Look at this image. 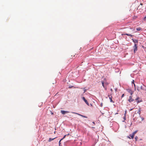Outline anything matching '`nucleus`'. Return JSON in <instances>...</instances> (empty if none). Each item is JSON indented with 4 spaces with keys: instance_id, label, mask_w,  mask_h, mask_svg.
Returning a JSON list of instances; mask_svg holds the SVG:
<instances>
[{
    "instance_id": "f257e3e1",
    "label": "nucleus",
    "mask_w": 146,
    "mask_h": 146,
    "mask_svg": "<svg viewBox=\"0 0 146 146\" xmlns=\"http://www.w3.org/2000/svg\"><path fill=\"white\" fill-rule=\"evenodd\" d=\"M134 48V52H135L137 50V44H135L133 46Z\"/></svg>"
},
{
    "instance_id": "f03ea898",
    "label": "nucleus",
    "mask_w": 146,
    "mask_h": 146,
    "mask_svg": "<svg viewBox=\"0 0 146 146\" xmlns=\"http://www.w3.org/2000/svg\"><path fill=\"white\" fill-rule=\"evenodd\" d=\"M60 112L63 114L64 115L66 113H69V111H65L64 110H61L60 111Z\"/></svg>"
},
{
    "instance_id": "7ed1b4c3",
    "label": "nucleus",
    "mask_w": 146,
    "mask_h": 146,
    "mask_svg": "<svg viewBox=\"0 0 146 146\" xmlns=\"http://www.w3.org/2000/svg\"><path fill=\"white\" fill-rule=\"evenodd\" d=\"M82 99L88 105V106H89V103L88 102V101H87V100H86V99H85V98H84V97H82Z\"/></svg>"
},
{
    "instance_id": "20e7f679",
    "label": "nucleus",
    "mask_w": 146,
    "mask_h": 146,
    "mask_svg": "<svg viewBox=\"0 0 146 146\" xmlns=\"http://www.w3.org/2000/svg\"><path fill=\"white\" fill-rule=\"evenodd\" d=\"M128 101L130 102H133L134 100L133 99H132V97L131 96H130L129 97V99L128 100Z\"/></svg>"
},
{
    "instance_id": "39448f33",
    "label": "nucleus",
    "mask_w": 146,
    "mask_h": 146,
    "mask_svg": "<svg viewBox=\"0 0 146 146\" xmlns=\"http://www.w3.org/2000/svg\"><path fill=\"white\" fill-rule=\"evenodd\" d=\"M73 113H75V114H76L77 115H78L80 116H82V117H84V118H87V117L85 116H84V115H82L78 113H75V112H73Z\"/></svg>"
},
{
    "instance_id": "423d86ee",
    "label": "nucleus",
    "mask_w": 146,
    "mask_h": 146,
    "mask_svg": "<svg viewBox=\"0 0 146 146\" xmlns=\"http://www.w3.org/2000/svg\"><path fill=\"white\" fill-rule=\"evenodd\" d=\"M134 136L132 134H130L129 135V136H128L127 137L130 139H133L134 137Z\"/></svg>"
},
{
    "instance_id": "0eeeda50",
    "label": "nucleus",
    "mask_w": 146,
    "mask_h": 146,
    "mask_svg": "<svg viewBox=\"0 0 146 146\" xmlns=\"http://www.w3.org/2000/svg\"><path fill=\"white\" fill-rule=\"evenodd\" d=\"M139 98H138L136 99V101L137 102V103H139L140 102H141L142 101V100H139Z\"/></svg>"
},
{
    "instance_id": "6e6552de",
    "label": "nucleus",
    "mask_w": 146,
    "mask_h": 146,
    "mask_svg": "<svg viewBox=\"0 0 146 146\" xmlns=\"http://www.w3.org/2000/svg\"><path fill=\"white\" fill-rule=\"evenodd\" d=\"M126 35L128 36H130L131 37H132L133 36V35H131V34H129L127 33L126 34H122L121 35Z\"/></svg>"
},
{
    "instance_id": "1a4fd4ad",
    "label": "nucleus",
    "mask_w": 146,
    "mask_h": 146,
    "mask_svg": "<svg viewBox=\"0 0 146 146\" xmlns=\"http://www.w3.org/2000/svg\"><path fill=\"white\" fill-rule=\"evenodd\" d=\"M132 40H133V41L135 44L136 43H137L138 42V40H134L133 39H132Z\"/></svg>"
},
{
    "instance_id": "9d476101",
    "label": "nucleus",
    "mask_w": 146,
    "mask_h": 146,
    "mask_svg": "<svg viewBox=\"0 0 146 146\" xmlns=\"http://www.w3.org/2000/svg\"><path fill=\"white\" fill-rule=\"evenodd\" d=\"M56 138V137H55V138H49V139H48V141L49 142H50L51 141L53 140L54 139H55Z\"/></svg>"
},
{
    "instance_id": "9b49d317",
    "label": "nucleus",
    "mask_w": 146,
    "mask_h": 146,
    "mask_svg": "<svg viewBox=\"0 0 146 146\" xmlns=\"http://www.w3.org/2000/svg\"><path fill=\"white\" fill-rule=\"evenodd\" d=\"M136 30L138 31H140L142 30V29L140 27H139L138 28L136 29Z\"/></svg>"
},
{
    "instance_id": "f8f14e48",
    "label": "nucleus",
    "mask_w": 146,
    "mask_h": 146,
    "mask_svg": "<svg viewBox=\"0 0 146 146\" xmlns=\"http://www.w3.org/2000/svg\"><path fill=\"white\" fill-rule=\"evenodd\" d=\"M137 130L136 131L134 132L132 134L134 136L135 134L137 133Z\"/></svg>"
},
{
    "instance_id": "ddd939ff",
    "label": "nucleus",
    "mask_w": 146,
    "mask_h": 146,
    "mask_svg": "<svg viewBox=\"0 0 146 146\" xmlns=\"http://www.w3.org/2000/svg\"><path fill=\"white\" fill-rule=\"evenodd\" d=\"M128 92L131 94V95H132L133 93V92H132L131 90H129Z\"/></svg>"
},
{
    "instance_id": "4468645a",
    "label": "nucleus",
    "mask_w": 146,
    "mask_h": 146,
    "mask_svg": "<svg viewBox=\"0 0 146 146\" xmlns=\"http://www.w3.org/2000/svg\"><path fill=\"white\" fill-rule=\"evenodd\" d=\"M109 98L110 99V102H113L112 100V97L111 96V97H109Z\"/></svg>"
},
{
    "instance_id": "2eb2a0df",
    "label": "nucleus",
    "mask_w": 146,
    "mask_h": 146,
    "mask_svg": "<svg viewBox=\"0 0 146 146\" xmlns=\"http://www.w3.org/2000/svg\"><path fill=\"white\" fill-rule=\"evenodd\" d=\"M102 85L103 86V87L104 88H105V86H104V82L103 81H102Z\"/></svg>"
},
{
    "instance_id": "dca6fc26",
    "label": "nucleus",
    "mask_w": 146,
    "mask_h": 146,
    "mask_svg": "<svg viewBox=\"0 0 146 146\" xmlns=\"http://www.w3.org/2000/svg\"><path fill=\"white\" fill-rule=\"evenodd\" d=\"M66 135H65L64 136V137L62 139H60V141H62V140L63 139H64L65 137L66 136Z\"/></svg>"
},
{
    "instance_id": "f3484780",
    "label": "nucleus",
    "mask_w": 146,
    "mask_h": 146,
    "mask_svg": "<svg viewBox=\"0 0 146 146\" xmlns=\"http://www.w3.org/2000/svg\"><path fill=\"white\" fill-rule=\"evenodd\" d=\"M133 84H134V87H135V84L134 82V80H133Z\"/></svg>"
},
{
    "instance_id": "a211bd4d",
    "label": "nucleus",
    "mask_w": 146,
    "mask_h": 146,
    "mask_svg": "<svg viewBox=\"0 0 146 146\" xmlns=\"http://www.w3.org/2000/svg\"><path fill=\"white\" fill-rule=\"evenodd\" d=\"M141 89H142V90H145V89H144L143 88V86H141Z\"/></svg>"
},
{
    "instance_id": "6ab92c4d",
    "label": "nucleus",
    "mask_w": 146,
    "mask_h": 146,
    "mask_svg": "<svg viewBox=\"0 0 146 146\" xmlns=\"http://www.w3.org/2000/svg\"><path fill=\"white\" fill-rule=\"evenodd\" d=\"M138 137L137 136H136L135 137V139L136 140V141H137V139H138Z\"/></svg>"
},
{
    "instance_id": "aec40b11",
    "label": "nucleus",
    "mask_w": 146,
    "mask_h": 146,
    "mask_svg": "<svg viewBox=\"0 0 146 146\" xmlns=\"http://www.w3.org/2000/svg\"><path fill=\"white\" fill-rule=\"evenodd\" d=\"M61 141H60V140L59 141V146H60V144H61V143H60V142Z\"/></svg>"
},
{
    "instance_id": "412c9836",
    "label": "nucleus",
    "mask_w": 146,
    "mask_h": 146,
    "mask_svg": "<svg viewBox=\"0 0 146 146\" xmlns=\"http://www.w3.org/2000/svg\"><path fill=\"white\" fill-rule=\"evenodd\" d=\"M103 104L102 103H101V104H100V106L102 107L103 106Z\"/></svg>"
},
{
    "instance_id": "4be33fe9",
    "label": "nucleus",
    "mask_w": 146,
    "mask_h": 146,
    "mask_svg": "<svg viewBox=\"0 0 146 146\" xmlns=\"http://www.w3.org/2000/svg\"><path fill=\"white\" fill-rule=\"evenodd\" d=\"M146 16L145 17H144V18L143 19L145 21V20H146Z\"/></svg>"
},
{
    "instance_id": "5701e85b",
    "label": "nucleus",
    "mask_w": 146,
    "mask_h": 146,
    "mask_svg": "<svg viewBox=\"0 0 146 146\" xmlns=\"http://www.w3.org/2000/svg\"><path fill=\"white\" fill-rule=\"evenodd\" d=\"M50 111V112L51 114H53V112H52L51 111Z\"/></svg>"
},
{
    "instance_id": "b1692460",
    "label": "nucleus",
    "mask_w": 146,
    "mask_h": 146,
    "mask_svg": "<svg viewBox=\"0 0 146 146\" xmlns=\"http://www.w3.org/2000/svg\"><path fill=\"white\" fill-rule=\"evenodd\" d=\"M124 96V94H123L122 95V96H121V97L122 98H123V96Z\"/></svg>"
},
{
    "instance_id": "393cba45",
    "label": "nucleus",
    "mask_w": 146,
    "mask_h": 146,
    "mask_svg": "<svg viewBox=\"0 0 146 146\" xmlns=\"http://www.w3.org/2000/svg\"><path fill=\"white\" fill-rule=\"evenodd\" d=\"M137 90L138 91H139V88H137Z\"/></svg>"
},
{
    "instance_id": "a878e982",
    "label": "nucleus",
    "mask_w": 146,
    "mask_h": 146,
    "mask_svg": "<svg viewBox=\"0 0 146 146\" xmlns=\"http://www.w3.org/2000/svg\"><path fill=\"white\" fill-rule=\"evenodd\" d=\"M86 90L85 89H84V92H86Z\"/></svg>"
},
{
    "instance_id": "bb28decb",
    "label": "nucleus",
    "mask_w": 146,
    "mask_h": 146,
    "mask_svg": "<svg viewBox=\"0 0 146 146\" xmlns=\"http://www.w3.org/2000/svg\"><path fill=\"white\" fill-rule=\"evenodd\" d=\"M72 87V86H70V87H69V88H71Z\"/></svg>"
},
{
    "instance_id": "cd10ccee",
    "label": "nucleus",
    "mask_w": 146,
    "mask_h": 146,
    "mask_svg": "<svg viewBox=\"0 0 146 146\" xmlns=\"http://www.w3.org/2000/svg\"><path fill=\"white\" fill-rule=\"evenodd\" d=\"M140 5H143V4L142 3H140Z\"/></svg>"
},
{
    "instance_id": "c85d7f7f",
    "label": "nucleus",
    "mask_w": 146,
    "mask_h": 146,
    "mask_svg": "<svg viewBox=\"0 0 146 146\" xmlns=\"http://www.w3.org/2000/svg\"><path fill=\"white\" fill-rule=\"evenodd\" d=\"M132 84H133V81L132 82Z\"/></svg>"
},
{
    "instance_id": "c756f323",
    "label": "nucleus",
    "mask_w": 146,
    "mask_h": 146,
    "mask_svg": "<svg viewBox=\"0 0 146 146\" xmlns=\"http://www.w3.org/2000/svg\"><path fill=\"white\" fill-rule=\"evenodd\" d=\"M140 109H139V111H140Z\"/></svg>"
},
{
    "instance_id": "7c9ffc66",
    "label": "nucleus",
    "mask_w": 146,
    "mask_h": 146,
    "mask_svg": "<svg viewBox=\"0 0 146 146\" xmlns=\"http://www.w3.org/2000/svg\"><path fill=\"white\" fill-rule=\"evenodd\" d=\"M144 86L146 88V86H145V85H144Z\"/></svg>"
},
{
    "instance_id": "2f4dec72",
    "label": "nucleus",
    "mask_w": 146,
    "mask_h": 146,
    "mask_svg": "<svg viewBox=\"0 0 146 146\" xmlns=\"http://www.w3.org/2000/svg\"><path fill=\"white\" fill-rule=\"evenodd\" d=\"M111 91H112V89H111Z\"/></svg>"
}]
</instances>
